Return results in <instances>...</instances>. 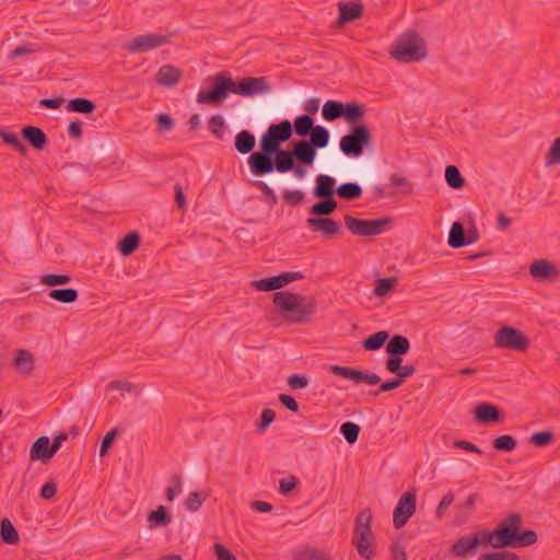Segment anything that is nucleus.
<instances>
[{
    "label": "nucleus",
    "mask_w": 560,
    "mask_h": 560,
    "mask_svg": "<svg viewBox=\"0 0 560 560\" xmlns=\"http://www.w3.org/2000/svg\"><path fill=\"white\" fill-rule=\"evenodd\" d=\"M475 416L480 423H495L501 420L499 408L488 402L479 404L475 408Z\"/></svg>",
    "instance_id": "nucleus-21"
},
{
    "label": "nucleus",
    "mask_w": 560,
    "mask_h": 560,
    "mask_svg": "<svg viewBox=\"0 0 560 560\" xmlns=\"http://www.w3.org/2000/svg\"><path fill=\"white\" fill-rule=\"evenodd\" d=\"M396 278H382L376 281V285L374 288V294L376 296H385L390 291H393Z\"/></svg>",
    "instance_id": "nucleus-44"
},
{
    "label": "nucleus",
    "mask_w": 560,
    "mask_h": 560,
    "mask_svg": "<svg viewBox=\"0 0 560 560\" xmlns=\"http://www.w3.org/2000/svg\"><path fill=\"white\" fill-rule=\"evenodd\" d=\"M339 16L337 18L335 25L342 27L343 25L359 20L363 16L364 5L360 0L351 2H338Z\"/></svg>",
    "instance_id": "nucleus-16"
},
{
    "label": "nucleus",
    "mask_w": 560,
    "mask_h": 560,
    "mask_svg": "<svg viewBox=\"0 0 560 560\" xmlns=\"http://www.w3.org/2000/svg\"><path fill=\"white\" fill-rule=\"evenodd\" d=\"M71 281V277L68 275H44L40 278V282L47 287H57L68 284Z\"/></svg>",
    "instance_id": "nucleus-45"
},
{
    "label": "nucleus",
    "mask_w": 560,
    "mask_h": 560,
    "mask_svg": "<svg viewBox=\"0 0 560 560\" xmlns=\"http://www.w3.org/2000/svg\"><path fill=\"white\" fill-rule=\"evenodd\" d=\"M272 302L278 312L292 323L307 322L313 313V306L304 295L290 291L276 292Z\"/></svg>",
    "instance_id": "nucleus-3"
},
{
    "label": "nucleus",
    "mask_w": 560,
    "mask_h": 560,
    "mask_svg": "<svg viewBox=\"0 0 560 560\" xmlns=\"http://www.w3.org/2000/svg\"><path fill=\"white\" fill-rule=\"evenodd\" d=\"M478 560H520V558L511 551L503 550L482 555Z\"/></svg>",
    "instance_id": "nucleus-52"
},
{
    "label": "nucleus",
    "mask_w": 560,
    "mask_h": 560,
    "mask_svg": "<svg viewBox=\"0 0 560 560\" xmlns=\"http://www.w3.org/2000/svg\"><path fill=\"white\" fill-rule=\"evenodd\" d=\"M211 82L209 90H200L197 94L199 104L218 105L222 103L230 92L241 96H254L269 91V85L264 77L244 78L235 82L228 72L221 71L209 77Z\"/></svg>",
    "instance_id": "nucleus-2"
},
{
    "label": "nucleus",
    "mask_w": 560,
    "mask_h": 560,
    "mask_svg": "<svg viewBox=\"0 0 560 560\" xmlns=\"http://www.w3.org/2000/svg\"><path fill=\"white\" fill-rule=\"evenodd\" d=\"M362 192V187L357 183H345L336 189L338 197L348 201L361 198Z\"/></svg>",
    "instance_id": "nucleus-31"
},
{
    "label": "nucleus",
    "mask_w": 560,
    "mask_h": 560,
    "mask_svg": "<svg viewBox=\"0 0 560 560\" xmlns=\"http://www.w3.org/2000/svg\"><path fill=\"white\" fill-rule=\"evenodd\" d=\"M315 160V136L312 139L300 140L293 143V150L280 152L275 171L279 173H287L294 167V162L298 161L303 165H311Z\"/></svg>",
    "instance_id": "nucleus-6"
},
{
    "label": "nucleus",
    "mask_w": 560,
    "mask_h": 560,
    "mask_svg": "<svg viewBox=\"0 0 560 560\" xmlns=\"http://www.w3.org/2000/svg\"><path fill=\"white\" fill-rule=\"evenodd\" d=\"M389 180L393 186L402 188V192H412V183L406 176L398 173H393L389 177Z\"/></svg>",
    "instance_id": "nucleus-48"
},
{
    "label": "nucleus",
    "mask_w": 560,
    "mask_h": 560,
    "mask_svg": "<svg viewBox=\"0 0 560 560\" xmlns=\"http://www.w3.org/2000/svg\"><path fill=\"white\" fill-rule=\"evenodd\" d=\"M417 506V494L416 491L405 492L398 500V503L394 510L393 523L396 529L401 528L406 525L408 520L415 514Z\"/></svg>",
    "instance_id": "nucleus-14"
},
{
    "label": "nucleus",
    "mask_w": 560,
    "mask_h": 560,
    "mask_svg": "<svg viewBox=\"0 0 560 560\" xmlns=\"http://www.w3.org/2000/svg\"><path fill=\"white\" fill-rule=\"evenodd\" d=\"M275 418H276V413L272 409H269V408L264 409L261 412V420L257 424V429L259 431L266 430L271 424V422L275 420Z\"/></svg>",
    "instance_id": "nucleus-60"
},
{
    "label": "nucleus",
    "mask_w": 560,
    "mask_h": 560,
    "mask_svg": "<svg viewBox=\"0 0 560 560\" xmlns=\"http://www.w3.org/2000/svg\"><path fill=\"white\" fill-rule=\"evenodd\" d=\"M445 180L453 189H460L465 185V178L455 165H448L445 168Z\"/></svg>",
    "instance_id": "nucleus-37"
},
{
    "label": "nucleus",
    "mask_w": 560,
    "mask_h": 560,
    "mask_svg": "<svg viewBox=\"0 0 560 560\" xmlns=\"http://www.w3.org/2000/svg\"><path fill=\"white\" fill-rule=\"evenodd\" d=\"M49 298L54 301L71 304L78 300L79 293L75 289L67 288V289H52L49 292Z\"/></svg>",
    "instance_id": "nucleus-35"
},
{
    "label": "nucleus",
    "mask_w": 560,
    "mask_h": 560,
    "mask_svg": "<svg viewBox=\"0 0 560 560\" xmlns=\"http://www.w3.org/2000/svg\"><path fill=\"white\" fill-rule=\"evenodd\" d=\"M296 135L301 137H310L315 136V126L312 116L310 115H301L296 117L294 120V125H292Z\"/></svg>",
    "instance_id": "nucleus-26"
},
{
    "label": "nucleus",
    "mask_w": 560,
    "mask_h": 560,
    "mask_svg": "<svg viewBox=\"0 0 560 560\" xmlns=\"http://www.w3.org/2000/svg\"><path fill=\"white\" fill-rule=\"evenodd\" d=\"M328 371L335 375H338L342 378L351 381L353 384H368V385H377L381 383V377L369 370L365 372L357 370L350 366H342L337 364H331L327 366Z\"/></svg>",
    "instance_id": "nucleus-13"
},
{
    "label": "nucleus",
    "mask_w": 560,
    "mask_h": 560,
    "mask_svg": "<svg viewBox=\"0 0 560 560\" xmlns=\"http://www.w3.org/2000/svg\"><path fill=\"white\" fill-rule=\"evenodd\" d=\"M317 232L327 240H332L342 234L341 225L331 218H320L317 215Z\"/></svg>",
    "instance_id": "nucleus-23"
},
{
    "label": "nucleus",
    "mask_w": 560,
    "mask_h": 560,
    "mask_svg": "<svg viewBox=\"0 0 560 560\" xmlns=\"http://www.w3.org/2000/svg\"><path fill=\"white\" fill-rule=\"evenodd\" d=\"M343 104L338 101H327L322 108V115L324 119L328 121H334L336 119L342 118L343 115Z\"/></svg>",
    "instance_id": "nucleus-34"
},
{
    "label": "nucleus",
    "mask_w": 560,
    "mask_h": 560,
    "mask_svg": "<svg viewBox=\"0 0 560 560\" xmlns=\"http://www.w3.org/2000/svg\"><path fill=\"white\" fill-rule=\"evenodd\" d=\"M410 342L407 337L402 335L393 336L386 345V352L388 355H404L408 353Z\"/></svg>",
    "instance_id": "nucleus-24"
},
{
    "label": "nucleus",
    "mask_w": 560,
    "mask_h": 560,
    "mask_svg": "<svg viewBox=\"0 0 560 560\" xmlns=\"http://www.w3.org/2000/svg\"><path fill=\"white\" fill-rule=\"evenodd\" d=\"M182 78V71L172 65L162 66L156 74L155 80L160 85L174 86Z\"/></svg>",
    "instance_id": "nucleus-20"
},
{
    "label": "nucleus",
    "mask_w": 560,
    "mask_h": 560,
    "mask_svg": "<svg viewBox=\"0 0 560 560\" xmlns=\"http://www.w3.org/2000/svg\"><path fill=\"white\" fill-rule=\"evenodd\" d=\"M250 285L255 288L257 291L269 292L280 289L278 283V278L276 276L264 278L260 280H253Z\"/></svg>",
    "instance_id": "nucleus-41"
},
{
    "label": "nucleus",
    "mask_w": 560,
    "mask_h": 560,
    "mask_svg": "<svg viewBox=\"0 0 560 560\" xmlns=\"http://www.w3.org/2000/svg\"><path fill=\"white\" fill-rule=\"evenodd\" d=\"M537 541L536 532L528 529L523 533H517L515 540V548L532 546Z\"/></svg>",
    "instance_id": "nucleus-49"
},
{
    "label": "nucleus",
    "mask_w": 560,
    "mask_h": 560,
    "mask_svg": "<svg viewBox=\"0 0 560 560\" xmlns=\"http://www.w3.org/2000/svg\"><path fill=\"white\" fill-rule=\"evenodd\" d=\"M389 55L399 62L410 63L424 59L428 51L424 39L418 33L409 31L392 45Z\"/></svg>",
    "instance_id": "nucleus-4"
},
{
    "label": "nucleus",
    "mask_w": 560,
    "mask_h": 560,
    "mask_svg": "<svg viewBox=\"0 0 560 560\" xmlns=\"http://www.w3.org/2000/svg\"><path fill=\"white\" fill-rule=\"evenodd\" d=\"M308 384V380L304 375L293 374L288 378V385L291 389H302Z\"/></svg>",
    "instance_id": "nucleus-61"
},
{
    "label": "nucleus",
    "mask_w": 560,
    "mask_h": 560,
    "mask_svg": "<svg viewBox=\"0 0 560 560\" xmlns=\"http://www.w3.org/2000/svg\"><path fill=\"white\" fill-rule=\"evenodd\" d=\"M140 234L137 231L128 233L119 243L118 249L121 255L129 256L137 250L140 244Z\"/></svg>",
    "instance_id": "nucleus-29"
},
{
    "label": "nucleus",
    "mask_w": 560,
    "mask_h": 560,
    "mask_svg": "<svg viewBox=\"0 0 560 560\" xmlns=\"http://www.w3.org/2000/svg\"><path fill=\"white\" fill-rule=\"evenodd\" d=\"M466 238L464 225L458 221L454 222L448 234V245L452 248L464 247L467 245Z\"/></svg>",
    "instance_id": "nucleus-30"
},
{
    "label": "nucleus",
    "mask_w": 560,
    "mask_h": 560,
    "mask_svg": "<svg viewBox=\"0 0 560 560\" xmlns=\"http://www.w3.org/2000/svg\"><path fill=\"white\" fill-rule=\"evenodd\" d=\"M521 525L522 516L518 513H512L499 523L494 532L501 549L506 547L515 548V540Z\"/></svg>",
    "instance_id": "nucleus-11"
},
{
    "label": "nucleus",
    "mask_w": 560,
    "mask_h": 560,
    "mask_svg": "<svg viewBox=\"0 0 560 560\" xmlns=\"http://www.w3.org/2000/svg\"><path fill=\"white\" fill-rule=\"evenodd\" d=\"M388 338L389 334L385 330H381L364 339L362 347L368 351H376L384 346Z\"/></svg>",
    "instance_id": "nucleus-36"
},
{
    "label": "nucleus",
    "mask_w": 560,
    "mask_h": 560,
    "mask_svg": "<svg viewBox=\"0 0 560 560\" xmlns=\"http://www.w3.org/2000/svg\"><path fill=\"white\" fill-rule=\"evenodd\" d=\"M55 453L51 450L49 438L39 436L31 446L30 459L39 460L43 464H47Z\"/></svg>",
    "instance_id": "nucleus-17"
},
{
    "label": "nucleus",
    "mask_w": 560,
    "mask_h": 560,
    "mask_svg": "<svg viewBox=\"0 0 560 560\" xmlns=\"http://www.w3.org/2000/svg\"><path fill=\"white\" fill-rule=\"evenodd\" d=\"M254 185L259 190H261L267 201L271 202L272 205L278 202V197L276 196L275 191L265 182L256 180Z\"/></svg>",
    "instance_id": "nucleus-58"
},
{
    "label": "nucleus",
    "mask_w": 560,
    "mask_h": 560,
    "mask_svg": "<svg viewBox=\"0 0 560 560\" xmlns=\"http://www.w3.org/2000/svg\"><path fill=\"white\" fill-rule=\"evenodd\" d=\"M454 501V493L452 491H448L447 493L444 494V497L442 498L441 502L439 503L438 508H436V517L438 518H442L445 511L451 506V504L453 503Z\"/></svg>",
    "instance_id": "nucleus-57"
},
{
    "label": "nucleus",
    "mask_w": 560,
    "mask_h": 560,
    "mask_svg": "<svg viewBox=\"0 0 560 560\" xmlns=\"http://www.w3.org/2000/svg\"><path fill=\"white\" fill-rule=\"evenodd\" d=\"M171 482L173 486L166 489V500L173 501L177 494L182 492V478L178 475H173L171 477Z\"/></svg>",
    "instance_id": "nucleus-51"
},
{
    "label": "nucleus",
    "mask_w": 560,
    "mask_h": 560,
    "mask_svg": "<svg viewBox=\"0 0 560 560\" xmlns=\"http://www.w3.org/2000/svg\"><path fill=\"white\" fill-rule=\"evenodd\" d=\"M471 535L474 538H477L478 547L490 545L494 549H501V547H499V545H498L494 530H492V532L478 530V532L472 533Z\"/></svg>",
    "instance_id": "nucleus-39"
},
{
    "label": "nucleus",
    "mask_w": 560,
    "mask_h": 560,
    "mask_svg": "<svg viewBox=\"0 0 560 560\" xmlns=\"http://www.w3.org/2000/svg\"><path fill=\"white\" fill-rule=\"evenodd\" d=\"M148 522L152 528L163 527L172 522V516L168 514L166 506L160 505L156 510L149 513Z\"/></svg>",
    "instance_id": "nucleus-28"
},
{
    "label": "nucleus",
    "mask_w": 560,
    "mask_h": 560,
    "mask_svg": "<svg viewBox=\"0 0 560 560\" xmlns=\"http://www.w3.org/2000/svg\"><path fill=\"white\" fill-rule=\"evenodd\" d=\"M13 365L20 373L31 375L35 369V357L26 349H19L14 352Z\"/></svg>",
    "instance_id": "nucleus-18"
},
{
    "label": "nucleus",
    "mask_w": 560,
    "mask_h": 560,
    "mask_svg": "<svg viewBox=\"0 0 560 560\" xmlns=\"http://www.w3.org/2000/svg\"><path fill=\"white\" fill-rule=\"evenodd\" d=\"M156 125H158V131L159 132H165L170 131L174 127V120L168 114H160L156 117Z\"/></svg>",
    "instance_id": "nucleus-55"
},
{
    "label": "nucleus",
    "mask_w": 560,
    "mask_h": 560,
    "mask_svg": "<svg viewBox=\"0 0 560 560\" xmlns=\"http://www.w3.org/2000/svg\"><path fill=\"white\" fill-rule=\"evenodd\" d=\"M283 199L285 202L296 206L304 200V194L301 190H287L283 194Z\"/></svg>",
    "instance_id": "nucleus-62"
},
{
    "label": "nucleus",
    "mask_w": 560,
    "mask_h": 560,
    "mask_svg": "<svg viewBox=\"0 0 560 560\" xmlns=\"http://www.w3.org/2000/svg\"><path fill=\"white\" fill-rule=\"evenodd\" d=\"M492 445L498 451L512 452L515 450L517 442L514 436L505 434L494 439Z\"/></svg>",
    "instance_id": "nucleus-42"
},
{
    "label": "nucleus",
    "mask_w": 560,
    "mask_h": 560,
    "mask_svg": "<svg viewBox=\"0 0 560 560\" xmlns=\"http://www.w3.org/2000/svg\"><path fill=\"white\" fill-rule=\"evenodd\" d=\"M170 43V36L149 33L135 36L122 45V49L129 54L148 52Z\"/></svg>",
    "instance_id": "nucleus-12"
},
{
    "label": "nucleus",
    "mask_w": 560,
    "mask_h": 560,
    "mask_svg": "<svg viewBox=\"0 0 560 560\" xmlns=\"http://www.w3.org/2000/svg\"><path fill=\"white\" fill-rule=\"evenodd\" d=\"M298 485V478L290 476L289 478L279 481V491L282 495H288Z\"/></svg>",
    "instance_id": "nucleus-59"
},
{
    "label": "nucleus",
    "mask_w": 560,
    "mask_h": 560,
    "mask_svg": "<svg viewBox=\"0 0 560 560\" xmlns=\"http://www.w3.org/2000/svg\"><path fill=\"white\" fill-rule=\"evenodd\" d=\"M214 551L218 560H237L236 557L230 552L223 545L215 544Z\"/></svg>",
    "instance_id": "nucleus-64"
},
{
    "label": "nucleus",
    "mask_w": 560,
    "mask_h": 560,
    "mask_svg": "<svg viewBox=\"0 0 560 560\" xmlns=\"http://www.w3.org/2000/svg\"><path fill=\"white\" fill-rule=\"evenodd\" d=\"M22 136L36 150H43L48 142L47 136L38 127L25 126Z\"/></svg>",
    "instance_id": "nucleus-22"
},
{
    "label": "nucleus",
    "mask_w": 560,
    "mask_h": 560,
    "mask_svg": "<svg viewBox=\"0 0 560 560\" xmlns=\"http://www.w3.org/2000/svg\"><path fill=\"white\" fill-rule=\"evenodd\" d=\"M346 228L358 236H375L380 235L385 231V228L392 223V219L388 217L381 218L377 220H364L358 219L350 214H346L345 218Z\"/></svg>",
    "instance_id": "nucleus-9"
},
{
    "label": "nucleus",
    "mask_w": 560,
    "mask_h": 560,
    "mask_svg": "<svg viewBox=\"0 0 560 560\" xmlns=\"http://www.w3.org/2000/svg\"><path fill=\"white\" fill-rule=\"evenodd\" d=\"M0 537L8 545H15L20 540L19 533L9 518H3L0 523Z\"/></svg>",
    "instance_id": "nucleus-32"
},
{
    "label": "nucleus",
    "mask_w": 560,
    "mask_h": 560,
    "mask_svg": "<svg viewBox=\"0 0 560 560\" xmlns=\"http://www.w3.org/2000/svg\"><path fill=\"white\" fill-rule=\"evenodd\" d=\"M276 277L278 278V283L281 289L289 284L290 282L302 279L303 275L301 272L285 271Z\"/></svg>",
    "instance_id": "nucleus-56"
},
{
    "label": "nucleus",
    "mask_w": 560,
    "mask_h": 560,
    "mask_svg": "<svg viewBox=\"0 0 560 560\" xmlns=\"http://www.w3.org/2000/svg\"><path fill=\"white\" fill-rule=\"evenodd\" d=\"M372 139L366 125H353L348 135L340 140V150L347 156L358 158L363 154Z\"/></svg>",
    "instance_id": "nucleus-7"
},
{
    "label": "nucleus",
    "mask_w": 560,
    "mask_h": 560,
    "mask_svg": "<svg viewBox=\"0 0 560 560\" xmlns=\"http://www.w3.org/2000/svg\"><path fill=\"white\" fill-rule=\"evenodd\" d=\"M478 548V540L471 536L459 537L451 547V553L459 559L467 557L469 552H475Z\"/></svg>",
    "instance_id": "nucleus-19"
},
{
    "label": "nucleus",
    "mask_w": 560,
    "mask_h": 560,
    "mask_svg": "<svg viewBox=\"0 0 560 560\" xmlns=\"http://www.w3.org/2000/svg\"><path fill=\"white\" fill-rule=\"evenodd\" d=\"M0 138L4 143L10 145L13 150L18 151L20 154L25 155L27 152L26 145L20 140L18 135L9 131L1 130Z\"/></svg>",
    "instance_id": "nucleus-38"
},
{
    "label": "nucleus",
    "mask_w": 560,
    "mask_h": 560,
    "mask_svg": "<svg viewBox=\"0 0 560 560\" xmlns=\"http://www.w3.org/2000/svg\"><path fill=\"white\" fill-rule=\"evenodd\" d=\"M372 513L370 509L361 511L355 518L352 544L358 553L365 560H370L375 555L374 535L371 528Z\"/></svg>",
    "instance_id": "nucleus-5"
},
{
    "label": "nucleus",
    "mask_w": 560,
    "mask_h": 560,
    "mask_svg": "<svg viewBox=\"0 0 560 560\" xmlns=\"http://www.w3.org/2000/svg\"><path fill=\"white\" fill-rule=\"evenodd\" d=\"M494 345L500 349L525 352L529 347L528 337L515 327L503 325L494 336Z\"/></svg>",
    "instance_id": "nucleus-8"
},
{
    "label": "nucleus",
    "mask_w": 560,
    "mask_h": 560,
    "mask_svg": "<svg viewBox=\"0 0 560 560\" xmlns=\"http://www.w3.org/2000/svg\"><path fill=\"white\" fill-rule=\"evenodd\" d=\"M206 499L207 494H202L201 492L198 491H192L188 494L187 499L185 500V506L190 512H197L201 508Z\"/></svg>",
    "instance_id": "nucleus-43"
},
{
    "label": "nucleus",
    "mask_w": 560,
    "mask_h": 560,
    "mask_svg": "<svg viewBox=\"0 0 560 560\" xmlns=\"http://www.w3.org/2000/svg\"><path fill=\"white\" fill-rule=\"evenodd\" d=\"M343 115L342 118L346 119L347 122H349L351 126L353 125H360L359 121L362 120V118L365 115V106L359 103H347L343 104Z\"/></svg>",
    "instance_id": "nucleus-25"
},
{
    "label": "nucleus",
    "mask_w": 560,
    "mask_h": 560,
    "mask_svg": "<svg viewBox=\"0 0 560 560\" xmlns=\"http://www.w3.org/2000/svg\"><path fill=\"white\" fill-rule=\"evenodd\" d=\"M119 434V430L117 428H114L107 434L103 438L101 447H100V456H105L110 448L112 444L114 443L115 439Z\"/></svg>",
    "instance_id": "nucleus-54"
},
{
    "label": "nucleus",
    "mask_w": 560,
    "mask_h": 560,
    "mask_svg": "<svg viewBox=\"0 0 560 560\" xmlns=\"http://www.w3.org/2000/svg\"><path fill=\"white\" fill-rule=\"evenodd\" d=\"M529 275L534 280L542 283H556L560 279L558 267L544 258L535 259L529 265Z\"/></svg>",
    "instance_id": "nucleus-15"
},
{
    "label": "nucleus",
    "mask_w": 560,
    "mask_h": 560,
    "mask_svg": "<svg viewBox=\"0 0 560 560\" xmlns=\"http://www.w3.org/2000/svg\"><path fill=\"white\" fill-rule=\"evenodd\" d=\"M96 105L94 102L88 98L78 97L70 100L67 104V109L69 112L80 113V114H91L95 110Z\"/></svg>",
    "instance_id": "nucleus-33"
},
{
    "label": "nucleus",
    "mask_w": 560,
    "mask_h": 560,
    "mask_svg": "<svg viewBox=\"0 0 560 560\" xmlns=\"http://www.w3.org/2000/svg\"><path fill=\"white\" fill-rule=\"evenodd\" d=\"M360 430V425L351 421L345 422L340 427V432L349 444L357 442Z\"/></svg>",
    "instance_id": "nucleus-40"
},
{
    "label": "nucleus",
    "mask_w": 560,
    "mask_h": 560,
    "mask_svg": "<svg viewBox=\"0 0 560 560\" xmlns=\"http://www.w3.org/2000/svg\"><path fill=\"white\" fill-rule=\"evenodd\" d=\"M553 441V434L550 431L535 432L529 438V443L538 447L549 445Z\"/></svg>",
    "instance_id": "nucleus-46"
},
{
    "label": "nucleus",
    "mask_w": 560,
    "mask_h": 560,
    "mask_svg": "<svg viewBox=\"0 0 560 560\" xmlns=\"http://www.w3.org/2000/svg\"><path fill=\"white\" fill-rule=\"evenodd\" d=\"M560 164V137L556 138L546 155V165L553 166Z\"/></svg>",
    "instance_id": "nucleus-47"
},
{
    "label": "nucleus",
    "mask_w": 560,
    "mask_h": 560,
    "mask_svg": "<svg viewBox=\"0 0 560 560\" xmlns=\"http://www.w3.org/2000/svg\"><path fill=\"white\" fill-rule=\"evenodd\" d=\"M293 133L292 124L284 119L279 124H272L268 130L261 136L259 141V151L252 153L248 158L250 172L256 176L270 174L277 167V159L280 152L287 150L281 149V144L288 141Z\"/></svg>",
    "instance_id": "nucleus-1"
},
{
    "label": "nucleus",
    "mask_w": 560,
    "mask_h": 560,
    "mask_svg": "<svg viewBox=\"0 0 560 560\" xmlns=\"http://www.w3.org/2000/svg\"><path fill=\"white\" fill-rule=\"evenodd\" d=\"M279 401L290 411L298 412L299 411V404L295 400V398L288 394H280L279 395Z\"/></svg>",
    "instance_id": "nucleus-63"
},
{
    "label": "nucleus",
    "mask_w": 560,
    "mask_h": 560,
    "mask_svg": "<svg viewBox=\"0 0 560 560\" xmlns=\"http://www.w3.org/2000/svg\"><path fill=\"white\" fill-rule=\"evenodd\" d=\"M208 125L211 133L214 135L218 139L222 140L224 128L223 117L221 115H214L210 118Z\"/></svg>",
    "instance_id": "nucleus-50"
},
{
    "label": "nucleus",
    "mask_w": 560,
    "mask_h": 560,
    "mask_svg": "<svg viewBox=\"0 0 560 560\" xmlns=\"http://www.w3.org/2000/svg\"><path fill=\"white\" fill-rule=\"evenodd\" d=\"M294 560H315V549L311 546H300L293 551Z\"/></svg>",
    "instance_id": "nucleus-53"
},
{
    "label": "nucleus",
    "mask_w": 560,
    "mask_h": 560,
    "mask_svg": "<svg viewBox=\"0 0 560 560\" xmlns=\"http://www.w3.org/2000/svg\"><path fill=\"white\" fill-rule=\"evenodd\" d=\"M255 136L248 130H242L235 137V149L242 154L250 153L255 148Z\"/></svg>",
    "instance_id": "nucleus-27"
},
{
    "label": "nucleus",
    "mask_w": 560,
    "mask_h": 560,
    "mask_svg": "<svg viewBox=\"0 0 560 560\" xmlns=\"http://www.w3.org/2000/svg\"><path fill=\"white\" fill-rule=\"evenodd\" d=\"M336 180L328 175L317 176V215H329L337 208V201L334 198L336 194Z\"/></svg>",
    "instance_id": "nucleus-10"
}]
</instances>
